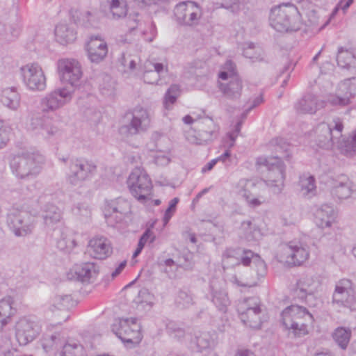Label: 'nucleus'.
<instances>
[{"label":"nucleus","instance_id":"obj_1","mask_svg":"<svg viewBox=\"0 0 356 356\" xmlns=\"http://www.w3.org/2000/svg\"><path fill=\"white\" fill-rule=\"evenodd\" d=\"M240 261L244 266L252 265V270L255 273V278L252 281L242 282L237 277H234V283L238 286L245 287H252L257 284V280L264 277L266 273V266L265 262L258 254H254L251 250H243ZM237 252L235 250L228 249L222 255V262L225 265L230 266L239 264V259L235 258Z\"/></svg>","mask_w":356,"mask_h":356},{"label":"nucleus","instance_id":"obj_2","mask_svg":"<svg viewBox=\"0 0 356 356\" xmlns=\"http://www.w3.org/2000/svg\"><path fill=\"white\" fill-rule=\"evenodd\" d=\"M44 156L38 152L25 151L15 155L10 165L13 173L19 179L35 176L40 172Z\"/></svg>","mask_w":356,"mask_h":356},{"label":"nucleus","instance_id":"obj_3","mask_svg":"<svg viewBox=\"0 0 356 356\" xmlns=\"http://www.w3.org/2000/svg\"><path fill=\"white\" fill-rule=\"evenodd\" d=\"M257 165L264 166L267 170L266 186L273 193L280 194L284 187L285 165L278 156L259 157Z\"/></svg>","mask_w":356,"mask_h":356},{"label":"nucleus","instance_id":"obj_4","mask_svg":"<svg viewBox=\"0 0 356 356\" xmlns=\"http://www.w3.org/2000/svg\"><path fill=\"white\" fill-rule=\"evenodd\" d=\"M312 315L305 307L291 305L282 312V321L287 330H292L296 336L301 337L307 333V323L312 322Z\"/></svg>","mask_w":356,"mask_h":356},{"label":"nucleus","instance_id":"obj_5","mask_svg":"<svg viewBox=\"0 0 356 356\" xmlns=\"http://www.w3.org/2000/svg\"><path fill=\"white\" fill-rule=\"evenodd\" d=\"M60 160L66 164L67 171L66 179L69 184L77 186L91 178L95 173L97 166L91 161L82 158L67 159L62 158Z\"/></svg>","mask_w":356,"mask_h":356},{"label":"nucleus","instance_id":"obj_6","mask_svg":"<svg viewBox=\"0 0 356 356\" xmlns=\"http://www.w3.org/2000/svg\"><path fill=\"white\" fill-rule=\"evenodd\" d=\"M298 11L292 4H283L272 8L269 17L270 26L278 32L298 30L296 18Z\"/></svg>","mask_w":356,"mask_h":356},{"label":"nucleus","instance_id":"obj_7","mask_svg":"<svg viewBox=\"0 0 356 356\" xmlns=\"http://www.w3.org/2000/svg\"><path fill=\"white\" fill-rule=\"evenodd\" d=\"M226 70L219 73V78L224 82H219L218 87L224 96L232 100H236L241 96L243 90L242 80L235 72V65L231 60L225 64Z\"/></svg>","mask_w":356,"mask_h":356},{"label":"nucleus","instance_id":"obj_8","mask_svg":"<svg viewBox=\"0 0 356 356\" xmlns=\"http://www.w3.org/2000/svg\"><path fill=\"white\" fill-rule=\"evenodd\" d=\"M343 120L339 117L333 118L330 122L321 123L318 125V145L325 149H331L334 146L337 147L338 143L341 142L343 131Z\"/></svg>","mask_w":356,"mask_h":356},{"label":"nucleus","instance_id":"obj_9","mask_svg":"<svg viewBox=\"0 0 356 356\" xmlns=\"http://www.w3.org/2000/svg\"><path fill=\"white\" fill-rule=\"evenodd\" d=\"M127 184L131 194L139 201H144L150 194L152 184L144 169L134 168L131 172Z\"/></svg>","mask_w":356,"mask_h":356},{"label":"nucleus","instance_id":"obj_10","mask_svg":"<svg viewBox=\"0 0 356 356\" xmlns=\"http://www.w3.org/2000/svg\"><path fill=\"white\" fill-rule=\"evenodd\" d=\"M152 115L149 110L136 107L130 122L120 128V133L125 136H132L146 131L150 127Z\"/></svg>","mask_w":356,"mask_h":356},{"label":"nucleus","instance_id":"obj_11","mask_svg":"<svg viewBox=\"0 0 356 356\" xmlns=\"http://www.w3.org/2000/svg\"><path fill=\"white\" fill-rule=\"evenodd\" d=\"M60 80L72 88H76L81 85L83 72L80 63L74 58H63L57 63Z\"/></svg>","mask_w":356,"mask_h":356},{"label":"nucleus","instance_id":"obj_12","mask_svg":"<svg viewBox=\"0 0 356 356\" xmlns=\"http://www.w3.org/2000/svg\"><path fill=\"white\" fill-rule=\"evenodd\" d=\"M309 252L307 246L300 241H292L281 247L280 259L289 266H300L307 260Z\"/></svg>","mask_w":356,"mask_h":356},{"label":"nucleus","instance_id":"obj_13","mask_svg":"<svg viewBox=\"0 0 356 356\" xmlns=\"http://www.w3.org/2000/svg\"><path fill=\"white\" fill-rule=\"evenodd\" d=\"M202 15L201 8L193 1L181 2L174 9L175 20L183 26H192L198 24Z\"/></svg>","mask_w":356,"mask_h":356},{"label":"nucleus","instance_id":"obj_14","mask_svg":"<svg viewBox=\"0 0 356 356\" xmlns=\"http://www.w3.org/2000/svg\"><path fill=\"white\" fill-rule=\"evenodd\" d=\"M332 302L350 310L356 309V291L351 280L341 279L337 282Z\"/></svg>","mask_w":356,"mask_h":356},{"label":"nucleus","instance_id":"obj_15","mask_svg":"<svg viewBox=\"0 0 356 356\" xmlns=\"http://www.w3.org/2000/svg\"><path fill=\"white\" fill-rule=\"evenodd\" d=\"M23 81L33 91H42L46 88V77L41 66L36 63H28L20 67Z\"/></svg>","mask_w":356,"mask_h":356},{"label":"nucleus","instance_id":"obj_16","mask_svg":"<svg viewBox=\"0 0 356 356\" xmlns=\"http://www.w3.org/2000/svg\"><path fill=\"white\" fill-rule=\"evenodd\" d=\"M74 89L58 88L47 94L41 99V109L44 113L54 112L68 104L72 99Z\"/></svg>","mask_w":356,"mask_h":356},{"label":"nucleus","instance_id":"obj_17","mask_svg":"<svg viewBox=\"0 0 356 356\" xmlns=\"http://www.w3.org/2000/svg\"><path fill=\"white\" fill-rule=\"evenodd\" d=\"M129 211V202L122 197L105 200L103 212L106 221L110 226L114 227L120 222Z\"/></svg>","mask_w":356,"mask_h":356},{"label":"nucleus","instance_id":"obj_18","mask_svg":"<svg viewBox=\"0 0 356 356\" xmlns=\"http://www.w3.org/2000/svg\"><path fill=\"white\" fill-rule=\"evenodd\" d=\"M116 335L124 343H138L142 338L140 326L135 318H120Z\"/></svg>","mask_w":356,"mask_h":356},{"label":"nucleus","instance_id":"obj_19","mask_svg":"<svg viewBox=\"0 0 356 356\" xmlns=\"http://www.w3.org/2000/svg\"><path fill=\"white\" fill-rule=\"evenodd\" d=\"M30 216L25 211H10L7 216V224L16 236H25L32 232L33 226L29 222Z\"/></svg>","mask_w":356,"mask_h":356},{"label":"nucleus","instance_id":"obj_20","mask_svg":"<svg viewBox=\"0 0 356 356\" xmlns=\"http://www.w3.org/2000/svg\"><path fill=\"white\" fill-rule=\"evenodd\" d=\"M196 127L198 129L197 136H187L188 140L194 144L202 145L213 140L218 137V127L211 118H205L197 122Z\"/></svg>","mask_w":356,"mask_h":356},{"label":"nucleus","instance_id":"obj_21","mask_svg":"<svg viewBox=\"0 0 356 356\" xmlns=\"http://www.w3.org/2000/svg\"><path fill=\"white\" fill-rule=\"evenodd\" d=\"M41 331L39 323L29 318H23L16 324V338L20 345L25 346L33 341Z\"/></svg>","mask_w":356,"mask_h":356},{"label":"nucleus","instance_id":"obj_22","mask_svg":"<svg viewBox=\"0 0 356 356\" xmlns=\"http://www.w3.org/2000/svg\"><path fill=\"white\" fill-rule=\"evenodd\" d=\"M211 300L216 308L222 312H226L230 300L228 293L225 289L224 282L217 279H213L210 282Z\"/></svg>","mask_w":356,"mask_h":356},{"label":"nucleus","instance_id":"obj_23","mask_svg":"<svg viewBox=\"0 0 356 356\" xmlns=\"http://www.w3.org/2000/svg\"><path fill=\"white\" fill-rule=\"evenodd\" d=\"M88 252L94 259L99 260L106 259L113 252L112 244L106 237L97 236L89 241Z\"/></svg>","mask_w":356,"mask_h":356},{"label":"nucleus","instance_id":"obj_24","mask_svg":"<svg viewBox=\"0 0 356 356\" xmlns=\"http://www.w3.org/2000/svg\"><path fill=\"white\" fill-rule=\"evenodd\" d=\"M355 90L356 84L352 83V79L344 80L339 85L337 93L329 95L327 102L332 106H346L350 104Z\"/></svg>","mask_w":356,"mask_h":356},{"label":"nucleus","instance_id":"obj_25","mask_svg":"<svg viewBox=\"0 0 356 356\" xmlns=\"http://www.w3.org/2000/svg\"><path fill=\"white\" fill-rule=\"evenodd\" d=\"M254 188V183L247 179H240L235 187L238 195L244 199L247 204L252 208L259 207L265 202L263 197H256L254 195L252 191Z\"/></svg>","mask_w":356,"mask_h":356},{"label":"nucleus","instance_id":"obj_26","mask_svg":"<svg viewBox=\"0 0 356 356\" xmlns=\"http://www.w3.org/2000/svg\"><path fill=\"white\" fill-rule=\"evenodd\" d=\"M320 286L318 278L312 275H303L298 280L294 293L299 298L305 299L307 296L317 292Z\"/></svg>","mask_w":356,"mask_h":356},{"label":"nucleus","instance_id":"obj_27","mask_svg":"<svg viewBox=\"0 0 356 356\" xmlns=\"http://www.w3.org/2000/svg\"><path fill=\"white\" fill-rule=\"evenodd\" d=\"M86 50L88 59L95 63L102 61L107 55L106 42L99 36H92L87 44Z\"/></svg>","mask_w":356,"mask_h":356},{"label":"nucleus","instance_id":"obj_28","mask_svg":"<svg viewBox=\"0 0 356 356\" xmlns=\"http://www.w3.org/2000/svg\"><path fill=\"white\" fill-rule=\"evenodd\" d=\"M354 188L353 181L347 176L341 175L333 180L330 193L334 198L348 199L355 191Z\"/></svg>","mask_w":356,"mask_h":356},{"label":"nucleus","instance_id":"obj_29","mask_svg":"<svg viewBox=\"0 0 356 356\" xmlns=\"http://www.w3.org/2000/svg\"><path fill=\"white\" fill-rule=\"evenodd\" d=\"M325 102L320 100L316 95L308 93L305 95L294 104L298 113L314 114L325 106Z\"/></svg>","mask_w":356,"mask_h":356},{"label":"nucleus","instance_id":"obj_30","mask_svg":"<svg viewBox=\"0 0 356 356\" xmlns=\"http://www.w3.org/2000/svg\"><path fill=\"white\" fill-rule=\"evenodd\" d=\"M29 129L45 139L53 136L58 130L49 119L41 117L32 118Z\"/></svg>","mask_w":356,"mask_h":356},{"label":"nucleus","instance_id":"obj_31","mask_svg":"<svg viewBox=\"0 0 356 356\" xmlns=\"http://www.w3.org/2000/svg\"><path fill=\"white\" fill-rule=\"evenodd\" d=\"M335 212L332 206L323 204L314 213L316 225L322 229L331 227L335 220Z\"/></svg>","mask_w":356,"mask_h":356},{"label":"nucleus","instance_id":"obj_32","mask_svg":"<svg viewBox=\"0 0 356 356\" xmlns=\"http://www.w3.org/2000/svg\"><path fill=\"white\" fill-rule=\"evenodd\" d=\"M99 266L94 262H85L74 266V273L77 280L82 282H89L99 273Z\"/></svg>","mask_w":356,"mask_h":356},{"label":"nucleus","instance_id":"obj_33","mask_svg":"<svg viewBox=\"0 0 356 356\" xmlns=\"http://www.w3.org/2000/svg\"><path fill=\"white\" fill-rule=\"evenodd\" d=\"M1 102L11 111H17L21 105V95L15 87H8L1 92Z\"/></svg>","mask_w":356,"mask_h":356},{"label":"nucleus","instance_id":"obj_34","mask_svg":"<svg viewBox=\"0 0 356 356\" xmlns=\"http://www.w3.org/2000/svg\"><path fill=\"white\" fill-rule=\"evenodd\" d=\"M299 194L305 198L310 199L317 193L316 179L309 175H301L298 183Z\"/></svg>","mask_w":356,"mask_h":356},{"label":"nucleus","instance_id":"obj_35","mask_svg":"<svg viewBox=\"0 0 356 356\" xmlns=\"http://www.w3.org/2000/svg\"><path fill=\"white\" fill-rule=\"evenodd\" d=\"M14 300L11 296H6L0 300V331H2L15 315L16 309L13 307Z\"/></svg>","mask_w":356,"mask_h":356},{"label":"nucleus","instance_id":"obj_36","mask_svg":"<svg viewBox=\"0 0 356 356\" xmlns=\"http://www.w3.org/2000/svg\"><path fill=\"white\" fill-rule=\"evenodd\" d=\"M55 37L58 42L65 45L76 40V31L73 26L60 23L55 28Z\"/></svg>","mask_w":356,"mask_h":356},{"label":"nucleus","instance_id":"obj_37","mask_svg":"<svg viewBox=\"0 0 356 356\" xmlns=\"http://www.w3.org/2000/svg\"><path fill=\"white\" fill-rule=\"evenodd\" d=\"M145 71L143 74V80L149 84L157 83L160 76L164 72L165 67L160 63L147 61L145 63Z\"/></svg>","mask_w":356,"mask_h":356},{"label":"nucleus","instance_id":"obj_38","mask_svg":"<svg viewBox=\"0 0 356 356\" xmlns=\"http://www.w3.org/2000/svg\"><path fill=\"white\" fill-rule=\"evenodd\" d=\"M61 218V211L56 206L52 204L44 206L43 219L47 227L54 229L57 225L60 224Z\"/></svg>","mask_w":356,"mask_h":356},{"label":"nucleus","instance_id":"obj_39","mask_svg":"<svg viewBox=\"0 0 356 356\" xmlns=\"http://www.w3.org/2000/svg\"><path fill=\"white\" fill-rule=\"evenodd\" d=\"M65 337L60 332L46 333L42 339V346L45 352L58 349L64 345Z\"/></svg>","mask_w":356,"mask_h":356},{"label":"nucleus","instance_id":"obj_40","mask_svg":"<svg viewBox=\"0 0 356 356\" xmlns=\"http://www.w3.org/2000/svg\"><path fill=\"white\" fill-rule=\"evenodd\" d=\"M244 325L253 329H259L262 323L263 312L261 308L238 314Z\"/></svg>","mask_w":356,"mask_h":356},{"label":"nucleus","instance_id":"obj_41","mask_svg":"<svg viewBox=\"0 0 356 356\" xmlns=\"http://www.w3.org/2000/svg\"><path fill=\"white\" fill-rule=\"evenodd\" d=\"M218 343V337L215 332H202L196 337V346L200 352L213 350Z\"/></svg>","mask_w":356,"mask_h":356},{"label":"nucleus","instance_id":"obj_42","mask_svg":"<svg viewBox=\"0 0 356 356\" xmlns=\"http://www.w3.org/2000/svg\"><path fill=\"white\" fill-rule=\"evenodd\" d=\"M21 26L17 22L11 23L10 21L6 22L0 19V38L10 40L17 38L20 33Z\"/></svg>","mask_w":356,"mask_h":356},{"label":"nucleus","instance_id":"obj_43","mask_svg":"<svg viewBox=\"0 0 356 356\" xmlns=\"http://www.w3.org/2000/svg\"><path fill=\"white\" fill-rule=\"evenodd\" d=\"M337 149L348 157L356 155V129L352 131L348 137L338 143Z\"/></svg>","mask_w":356,"mask_h":356},{"label":"nucleus","instance_id":"obj_44","mask_svg":"<svg viewBox=\"0 0 356 356\" xmlns=\"http://www.w3.org/2000/svg\"><path fill=\"white\" fill-rule=\"evenodd\" d=\"M332 337L338 346L345 350L350 339L351 330L349 328L339 327L334 330Z\"/></svg>","mask_w":356,"mask_h":356},{"label":"nucleus","instance_id":"obj_45","mask_svg":"<svg viewBox=\"0 0 356 356\" xmlns=\"http://www.w3.org/2000/svg\"><path fill=\"white\" fill-rule=\"evenodd\" d=\"M355 56L353 53L348 49L340 47L338 49L337 61L341 68H349L355 63Z\"/></svg>","mask_w":356,"mask_h":356},{"label":"nucleus","instance_id":"obj_46","mask_svg":"<svg viewBox=\"0 0 356 356\" xmlns=\"http://www.w3.org/2000/svg\"><path fill=\"white\" fill-rule=\"evenodd\" d=\"M109 8L114 19H118L127 15V5L125 0H111Z\"/></svg>","mask_w":356,"mask_h":356},{"label":"nucleus","instance_id":"obj_47","mask_svg":"<svg viewBox=\"0 0 356 356\" xmlns=\"http://www.w3.org/2000/svg\"><path fill=\"white\" fill-rule=\"evenodd\" d=\"M261 308V302L257 297H250L240 300L237 305L238 314Z\"/></svg>","mask_w":356,"mask_h":356},{"label":"nucleus","instance_id":"obj_48","mask_svg":"<svg viewBox=\"0 0 356 356\" xmlns=\"http://www.w3.org/2000/svg\"><path fill=\"white\" fill-rule=\"evenodd\" d=\"M84 348L83 346L74 341H70L65 343L63 346V350L60 353V356H83Z\"/></svg>","mask_w":356,"mask_h":356},{"label":"nucleus","instance_id":"obj_49","mask_svg":"<svg viewBox=\"0 0 356 356\" xmlns=\"http://www.w3.org/2000/svg\"><path fill=\"white\" fill-rule=\"evenodd\" d=\"M175 303L180 309L188 308L195 303L193 296L190 291L180 290L176 295Z\"/></svg>","mask_w":356,"mask_h":356},{"label":"nucleus","instance_id":"obj_50","mask_svg":"<svg viewBox=\"0 0 356 356\" xmlns=\"http://www.w3.org/2000/svg\"><path fill=\"white\" fill-rule=\"evenodd\" d=\"M74 305L70 295H56L52 300V307L58 310H67Z\"/></svg>","mask_w":356,"mask_h":356},{"label":"nucleus","instance_id":"obj_51","mask_svg":"<svg viewBox=\"0 0 356 356\" xmlns=\"http://www.w3.org/2000/svg\"><path fill=\"white\" fill-rule=\"evenodd\" d=\"M76 245V241L72 236L64 232L61 233L60 238L58 239L56 243L57 248L65 252H70Z\"/></svg>","mask_w":356,"mask_h":356},{"label":"nucleus","instance_id":"obj_52","mask_svg":"<svg viewBox=\"0 0 356 356\" xmlns=\"http://www.w3.org/2000/svg\"><path fill=\"white\" fill-rule=\"evenodd\" d=\"M241 229L243 232L245 238L249 241L257 240L260 236L259 230L252 226L250 221L243 222Z\"/></svg>","mask_w":356,"mask_h":356},{"label":"nucleus","instance_id":"obj_53","mask_svg":"<svg viewBox=\"0 0 356 356\" xmlns=\"http://www.w3.org/2000/svg\"><path fill=\"white\" fill-rule=\"evenodd\" d=\"M180 94V88L178 85L174 84L172 85L168 90H167L165 99H164V104L165 107L167 109H169L170 106L172 105L175 102L177 98Z\"/></svg>","mask_w":356,"mask_h":356},{"label":"nucleus","instance_id":"obj_54","mask_svg":"<svg viewBox=\"0 0 356 356\" xmlns=\"http://www.w3.org/2000/svg\"><path fill=\"white\" fill-rule=\"evenodd\" d=\"M120 63L124 67V72L134 70L136 64V59L127 52L122 54Z\"/></svg>","mask_w":356,"mask_h":356},{"label":"nucleus","instance_id":"obj_55","mask_svg":"<svg viewBox=\"0 0 356 356\" xmlns=\"http://www.w3.org/2000/svg\"><path fill=\"white\" fill-rule=\"evenodd\" d=\"M143 18L138 13H130L127 18V24L130 31L142 26Z\"/></svg>","mask_w":356,"mask_h":356},{"label":"nucleus","instance_id":"obj_56","mask_svg":"<svg viewBox=\"0 0 356 356\" xmlns=\"http://www.w3.org/2000/svg\"><path fill=\"white\" fill-rule=\"evenodd\" d=\"M10 128L0 120V149L4 147L9 140Z\"/></svg>","mask_w":356,"mask_h":356},{"label":"nucleus","instance_id":"obj_57","mask_svg":"<svg viewBox=\"0 0 356 356\" xmlns=\"http://www.w3.org/2000/svg\"><path fill=\"white\" fill-rule=\"evenodd\" d=\"M74 215L88 218L91 213L90 206L86 203H79L72 209Z\"/></svg>","mask_w":356,"mask_h":356},{"label":"nucleus","instance_id":"obj_58","mask_svg":"<svg viewBox=\"0 0 356 356\" xmlns=\"http://www.w3.org/2000/svg\"><path fill=\"white\" fill-rule=\"evenodd\" d=\"M179 202V198L175 197L172 199L170 202L169 207L166 209L164 217H163V222L164 225H166L170 219L171 218L173 212L175 211L176 206Z\"/></svg>","mask_w":356,"mask_h":356},{"label":"nucleus","instance_id":"obj_59","mask_svg":"<svg viewBox=\"0 0 356 356\" xmlns=\"http://www.w3.org/2000/svg\"><path fill=\"white\" fill-rule=\"evenodd\" d=\"M155 238L156 236L154 232L149 229H147L143 234L138 242H142L143 245L145 246L147 243H152L155 241Z\"/></svg>","mask_w":356,"mask_h":356},{"label":"nucleus","instance_id":"obj_60","mask_svg":"<svg viewBox=\"0 0 356 356\" xmlns=\"http://www.w3.org/2000/svg\"><path fill=\"white\" fill-rule=\"evenodd\" d=\"M167 329L170 334L175 338H181L184 336V330L180 327H176L175 325L170 323L168 325Z\"/></svg>","mask_w":356,"mask_h":356},{"label":"nucleus","instance_id":"obj_61","mask_svg":"<svg viewBox=\"0 0 356 356\" xmlns=\"http://www.w3.org/2000/svg\"><path fill=\"white\" fill-rule=\"evenodd\" d=\"M254 45L253 43H250L248 44V47L245 48L243 50V55L245 57L248 58L253 61L260 60L258 57H256L254 54Z\"/></svg>","mask_w":356,"mask_h":356},{"label":"nucleus","instance_id":"obj_62","mask_svg":"<svg viewBox=\"0 0 356 356\" xmlns=\"http://www.w3.org/2000/svg\"><path fill=\"white\" fill-rule=\"evenodd\" d=\"M134 2L140 8L151 6L159 4L161 0H133Z\"/></svg>","mask_w":356,"mask_h":356},{"label":"nucleus","instance_id":"obj_63","mask_svg":"<svg viewBox=\"0 0 356 356\" xmlns=\"http://www.w3.org/2000/svg\"><path fill=\"white\" fill-rule=\"evenodd\" d=\"M263 97L262 95H259L257 97H255L253 101L252 104L248 107V108L242 114V118H245L248 113L253 109L254 108L257 107V106L260 105L263 102Z\"/></svg>","mask_w":356,"mask_h":356},{"label":"nucleus","instance_id":"obj_64","mask_svg":"<svg viewBox=\"0 0 356 356\" xmlns=\"http://www.w3.org/2000/svg\"><path fill=\"white\" fill-rule=\"evenodd\" d=\"M84 17L90 25H94L97 19V13L95 11H86Z\"/></svg>","mask_w":356,"mask_h":356}]
</instances>
